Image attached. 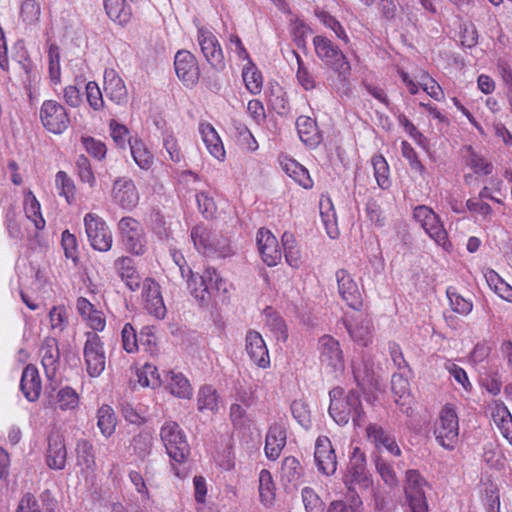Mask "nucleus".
<instances>
[{
  "label": "nucleus",
  "instance_id": "59",
  "mask_svg": "<svg viewBox=\"0 0 512 512\" xmlns=\"http://www.w3.org/2000/svg\"><path fill=\"white\" fill-rule=\"evenodd\" d=\"M122 346L127 353H135L138 350L140 337H137L134 327L126 323L121 331Z\"/></svg>",
  "mask_w": 512,
  "mask_h": 512
},
{
  "label": "nucleus",
  "instance_id": "25",
  "mask_svg": "<svg viewBox=\"0 0 512 512\" xmlns=\"http://www.w3.org/2000/svg\"><path fill=\"white\" fill-rule=\"evenodd\" d=\"M286 445V430L281 423L272 424L266 434L265 454L270 460H276Z\"/></svg>",
  "mask_w": 512,
  "mask_h": 512
},
{
  "label": "nucleus",
  "instance_id": "10",
  "mask_svg": "<svg viewBox=\"0 0 512 512\" xmlns=\"http://www.w3.org/2000/svg\"><path fill=\"white\" fill-rule=\"evenodd\" d=\"M121 241L127 251L142 255L146 251V236L142 225L132 217H123L118 223Z\"/></svg>",
  "mask_w": 512,
  "mask_h": 512
},
{
  "label": "nucleus",
  "instance_id": "56",
  "mask_svg": "<svg viewBox=\"0 0 512 512\" xmlns=\"http://www.w3.org/2000/svg\"><path fill=\"white\" fill-rule=\"evenodd\" d=\"M292 54L296 58L297 65H298V69H297V73H296L298 83L305 90L314 89L316 87V82H315L312 74L309 72L308 68L304 65V62L301 59L300 55L296 51H292Z\"/></svg>",
  "mask_w": 512,
  "mask_h": 512
},
{
  "label": "nucleus",
  "instance_id": "31",
  "mask_svg": "<svg viewBox=\"0 0 512 512\" xmlns=\"http://www.w3.org/2000/svg\"><path fill=\"white\" fill-rule=\"evenodd\" d=\"M79 402L78 393L73 388L65 386L56 392L51 403L55 410L74 412L79 407Z\"/></svg>",
  "mask_w": 512,
  "mask_h": 512
},
{
  "label": "nucleus",
  "instance_id": "62",
  "mask_svg": "<svg viewBox=\"0 0 512 512\" xmlns=\"http://www.w3.org/2000/svg\"><path fill=\"white\" fill-rule=\"evenodd\" d=\"M317 17L326 27L334 31V33L339 39L343 40L346 43L349 41V38L343 26L336 18H334L332 15L325 11L318 12Z\"/></svg>",
  "mask_w": 512,
  "mask_h": 512
},
{
  "label": "nucleus",
  "instance_id": "43",
  "mask_svg": "<svg viewBox=\"0 0 512 512\" xmlns=\"http://www.w3.org/2000/svg\"><path fill=\"white\" fill-rule=\"evenodd\" d=\"M97 426L104 437H110L116 428L117 418L109 405H102L97 412Z\"/></svg>",
  "mask_w": 512,
  "mask_h": 512
},
{
  "label": "nucleus",
  "instance_id": "46",
  "mask_svg": "<svg viewBox=\"0 0 512 512\" xmlns=\"http://www.w3.org/2000/svg\"><path fill=\"white\" fill-rule=\"evenodd\" d=\"M363 501L361 497L353 493L347 500H334L329 504L326 512H363Z\"/></svg>",
  "mask_w": 512,
  "mask_h": 512
},
{
  "label": "nucleus",
  "instance_id": "52",
  "mask_svg": "<svg viewBox=\"0 0 512 512\" xmlns=\"http://www.w3.org/2000/svg\"><path fill=\"white\" fill-rule=\"evenodd\" d=\"M259 493L261 501L270 505L274 500V483L272 475L268 470H261L259 474Z\"/></svg>",
  "mask_w": 512,
  "mask_h": 512
},
{
  "label": "nucleus",
  "instance_id": "16",
  "mask_svg": "<svg viewBox=\"0 0 512 512\" xmlns=\"http://www.w3.org/2000/svg\"><path fill=\"white\" fill-rule=\"evenodd\" d=\"M142 300L146 311L156 317L163 319L167 309L161 294L160 286L151 278H146L142 282Z\"/></svg>",
  "mask_w": 512,
  "mask_h": 512
},
{
  "label": "nucleus",
  "instance_id": "48",
  "mask_svg": "<svg viewBox=\"0 0 512 512\" xmlns=\"http://www.w3.org/2000/svg\"><path fill=\"white\" fill-rule=\"evenodd\" d=\"M374 169V177L381 189H388L391 186L389 177V166L386 159L382 155H375L371 159Z\"/></svg>",
  "mask_w": 512,
  "mask_h": 512
},
{
  "label": "nucleus",
  "instance_id": "3",
  "mask_svg": "<svg viewBox=\"0 0 512 512\" xmlns=\"http://www.w3.org/2000/svg\"><path fill=\"white\" fill-rule=\"evenodd\" d=\"M433 433L443 448L453 450L456 447L459 440V418L452 404H446L440 410Z\"/></svg>",
  "mask_w": 512,
  "mask_h": 512
},
{
  "label": "nucleus",
  "instance_id": "33",
  "mask_svg": "<svg viewBox=\"0 0 512 512\" xmlns=\"http://www.w3.org/2000/svg\"><path fill=\"white\" fill-rule=\"evenodd\" d=\"M76 466L80 468L81 473L89 475L96 466L93 446L87 440H80L76 446Z\"/></svg>",
  "mask_w": 512,
  "mask_h": 512
},
{
  "label": "nucleus",
  "instance_id": "8",
  "mask_svg": "<svg viewBox=\"0 0 512 512\" xmlns=\"http://www.w3.org/2000/svg\"><path fill=\"white\" fill-rule=\"evenodd\" d=\"M318 357L321 366L327 373H338L344 370V355L340 342L331 335H323L317 343Z\"/></svg>",
  "mask_w": 512,
  "mask_h": 512
},
{
  "label": "nucleus",
  "instance_id": "29",
  "mask_svg": "<svg viewBox=\"0 0 512 512\" xmlns=\"http://www.w3.org/2000/svg\"><path fill=\"white\" fill-rule=\"evenodd\" d=\"M41 380L38 370L32 365H28L22 373L20 388L24 396L29 401H35L39 398L41 392Z\"/></svg>",
  "mask_w": 512,
  "mask_h": 512
},
{
  "label": "nucleus",
  "instance_id": "58",
  "mask_svg": "<svg viewBox=\"0 0 512 512\" xmlns=\"http://www.w3.org/2000/svg\"><path fill=\"white\" fill-rule=\"evenodd\" d=\"M76 167L79 179L83 183H87L90 188H94L96 185V178L89 160L84 155L79 156L76 161Z\"/></svg>",
  "mask_w": 512,
  "mask_h": 512
},
{
  "label": "nucleus",
  "instance_id": "24",
  "mask_svg": "<svg viewBox=\"0 0 512 512\" xmlns=\"http://www.w3.org/2000/svg\"><path fill=\"white\" fill-rule=\"evenodd\" d=\"M246 351L250 359L259 367L267 368L270 365V357L267 346L261 334L249 331L246 335Z\"/></svg>",
  "mask_w": 512,
  "mask_h": 512
},
{
  "label": "nucleus",
  "instance_id": "36",
  "mask_svg": "<svg viewBox=\"0 0 512 512\" xmlns=\"http://www.w3.org/2000/svg\"><path fill=\"white\" fill-rule=\"evenodd\" d=\"M283 170L286 174L294 179L302 187L308 189L313 185V181L309 175L308 170L292 158H285L281 162Z\"/></svg>",
  "mask_w": 512,
  "mask_h": 512
},
{
  "label": "nucleus",
  "instance_id": "14",
  "mask_svg": "<svg viewBox=\"0 0 512 512\" xmlns=\"http://www.w3.org/2000/svg\"><path fill=\"white\" fill-rule=\"evenodd\" d=\"M197 41L206 61L214 68L222 70L225 67L222 47L214 33L203 26L197 29Z\"/></svg>",
  "mask_w": 512,
  "mask_h": 512
},
{
  "label": "nucleus",
  "instance_id": "2",
  "mask_svg": "<svg viewBox=\"0 0 512 512\" xmlns=\"http://www.w3.org/2000/svg\"><path fill=\"white\" fill-rule=\"evenodd\" d=\"M187 279L191 294L201 303H207L212 298L224 296L227 292L226 283L215 269L208 268L201 275H194L190 268Z\"/></svg>",
  "mask_w": 512,
  "mask_h": 512
},
{
  "label": "nucleus",
  "instance_id": "13",
  "mask_svg": "<svg viewBox=\"0 0 512 512\" xmlns=\"http://www.w3.org/2000/svg\"><path fill=\"white\" fill-rule=\"evenodd\" d=\"M426 486V480L417 470H408L406 472L405 494L409 512H428L424 490Z\"/></svg>",
  "mask_w": 512,
  "mask_h": 512
},
{
  "label": "nucleus",
  "instance_id": "12",
  "mask_svg": "<svg viewBox=\"0 0 512 512\" xmlns=\"http://www.w3.org/2000/svg\"><path fill=\"white\" fill-rule=\"evenodd\" d=\"M39 117L44 128L53 134H62L70 124L65 107L55 100L42 103Z\"/></svg>",
  "mask_w": 512,
  "mask_h": 512
},
{
  "label": "nucleus",
  "instance_id": "42",
  "mask_svg": "<svg viewBox=\"0 0 512 512\" xmlns=\"http://www.w3.org/2000/svg\"><path fill=\"white\" fill-rule=\"evenodd\" d=\"M131 155L135 163L144 170H148L153 165V156L147 149L142 140L134 138L129 140Z\"/></svg>",
  "mask_w": 512,
  "mask_h": 512
},
{
  "label": "nucleus",
  "instance_id": "27",
  "mask_svg": "<svg viewBox=\"0 0 512 512\" xmlns=\"http://www.w3.org/2000/svg\"><path fill=\"white\" fill-rule=\"evenodd\" d=\"M41 364L49 379H53L59 366V349L57 340L48 337L43 341L40 348Z\"/></svg>",
  "mask_w": 512,
  "mask_h": 512
},
{
  "label": "nucleus",
  "instance_id": "17",
  "mask_svg": "<svg viewBox=\"0 0 512 512\" xmlns=\"http://www.w3.org/2000/svg\"><path fill=\"white\" fill-rule=\"evenodd\" d=\"M398 73L411 95L417 94L419 87H421L423 91L434 100L441 101L444 99V92L441 86L427 73L422 72L419 76H416L417 81L412 79L408 73L403 70H399Z\"/></svg>",
  "mask_w": 512,
  "mask_h": 512
},
{
  "label": "nucleus",
  "instance_id": "60",
  "mask_svg": "<svg viewBox=\"0 0 512 512\" xmlns=\"http://www.w3.org/2000/svg\"><path fill=\"white\" fill-rule=\"evenodd\" d=\"M264 315L266 326L274 333L286 338V325L283 319L271 308H266Z\"/></svg>",
  "mask_w": 512,
  "mask_h": 512
},
{
  "label": "nucleus",
  "instance_id": "19",
  "mask_svg": "<svg viewBox=\"0 0 512 512\" xmlns=\"http://www.w3.org/2000/svg\"><path fill=\"white\" fill-rule=\"evenodd\" d=\"M345 325L350 338L359 346L367 347L372 342L373 325L368 317L363 314L353 315Z\"/></svg>",
  "mask_w": 512,
  "mask_h": 512
},
{
  "label": "nucleus",
  "instance_id": "9",
  "mask_svg": "<svg viewBox=\"0 0 512 512\" xmlns=\"http://www.w3.org/2000/svg\"><path fill=\"white\" fill-rule=\"evenodd\" d=\"M84 226L88 240L94 249L101 252L111 249L112 232L103 218L94 213H87L84 217Z\"/></svg>",
  "mask_w": 512,
  "mask_h": 512
},
{
  "label": "nucleus",
  "instance_id": "61",
  "mask_svg": "<svg viewBox=\"0 0 512 512\" xmlns=\"http://www.w3.org/2000/svg\"><path fill=\"white\" fill-rule=\"evenodd\" d=\"M375 467L387 485L392 486L397 483V476L393 467L381 455L375 457Z\"/></svg>",
  "mask_w": 512,
  "mask_h": 512
},
{
  "label": "nucleus",
  "instance_id": "22",
  "mask_svg": "<svg viewBox=\"0 0 512 512\" xmlns=\"http://www.w3.org/2000/svg\"><path fill=\"white\" fill-rule=\"evenodd\" d=\"M335 277L338 292L347 305L352 308L360 306L361 292L351 274L345 269H340L336 271Z\"/></svg>",
  "mask_w": 512,
  "mask_h": 512
},
{
  "label": "nucleus",
  "instance_id": "37",
  "mask_svg": "<svg viewBox=\"0 0 512 512\" xmlns=\"http://www.w3.org/2000/svg\"><path fill=\"white\" fill-rule=\"evenodd\" d=\"M392 391L396 396L395 402L401 406L410 405V384L408 378L403 373H395L391 380ZM410 406L405 410L408 413Z\"/></svg>",
  "mask_w": 512,
  "mask_h": 512
},
{
  "label": "nucleus",
  "instance_id": "5",
  "mask_svg": "<svg viewBox=\"0 0 512 512\" xmlns=\"http://www.w3.org/2000/svg\"><path fill=\"white\" fill-rule=\"evenodd\" d=\"M160 438L166 448L169 457L177 462L183 463L189 453V445L179 425L171 420L165 421L160 429Z\"/></svg>",
  "mask_w": 512,
  "mask_h": 512
},
{
  "label": "nucleus",
  "instance_id": "44",
  "mask_svg": "<svg viewBox=\"0 0 512 512\" xmlns=\"http://www.w3.org/2000/svg\"><path fill=\"white\" fill-rule=\"evenodd\" d=\"M213 233L205 226L198 225L191 230V238L195 248L204 255H211Z\"/></svg>",
  "mask_w": 512,
  "mask_h": 512
},
{
  "label": "nucleus",
  "instance_id": "35",
  "mask_svg": "<svg viewBox=\"0 0 512 512\" xmlns=\"http://www.w3.org/2000/svg\"><path fill=\"white\" fill-rule=\"evenodd\" d=\"M242 79L246 89L253 95L261 93L263 88V76L252 60H248L242 68Z\"/></svg>",
  "mask_w": 512,
  "mask_h": 512
},
{
  "label": "nucleus",
  "instance_id": "57",
  "mask_svg": "<svg viewBox=\"0 0 512 512\" xmlns=\"http://www.w3.org/2000/svg\"><path fill=\"white\" fill-rule=\"evenodd\" d=\"M306 512H323L324 503L310 487H304L301 492Z\"/></svg>",
  "mask_w": 512,
  "mask_h": 512
},
{
  "label": "nucleus",
  "instance_id": "49",
  "mask_svg": "<svg viewBox=\"0 0 512 512\" xmlns=\"http://www.w3.org/2000/svg\"><path fill=\"white\" fill-rule=\"evenodd\" d=\"M286 262L292 268H299L302 264L301 254L296 246L294 236L285 232L282 236Z\"/></svg>",
  "mask_w": 512,
  "mask_h": 512
},
{
  "label": "nucleus",
  "instance_id": "40",
  "mask_svg": "<svg viewBox=\"0 0 512 512\" xmlns=\"http://www.w3.org/2000/svg\"><path fill=\"white\" fill-rule=\"evenodd\" d=\"M466 165L479 175H489L493 171V164L484 156L478 154L471 147L464 149Z\"/></svg>",
  "mask_w": 512,
  "mask_h": 512
},
{
  "label": "nucleus",
  "instance_id": "15",
  "mask_svg": "<svg viewBox=\"0 0 512 512\" xmlns=\"http://www.w3.org/2000/svg\"><path fill=\"white\" fill-rule=\"evenodd\" d=\"M314 460L320 473L331 476L337 469V458L330 439L319 436L315 442Z\"/></svg>",
  "mask_w": 512,
  "mask_h": 512
},
{
  "label": "nucleus",
  "instance_id": "11",
  "mask_svg": "<svg viewBox=\"0 0 512 512\" xmlns=\"http://www.w3.org/2000/svg\"><path fill=\"white\" fill-rule=\"evenodd\" d=\"M87 339L83 349L86 371L90 377L100 376L106 366L104 344L99 335L93 332L86 334Z\"/></svg>",
  "mask_w": 512,
  "mask_h": 512
},
{
  "label": "nucleus",
  "instance_id": "26",
  "mask_svg": "<svg viewBox=\"0 0 512 512\" xmlns=\"http://www.w3.org/2000/svg\"><path fill=\"white\" fill-rule=\"evenodd\" d=\"M67 450L63 436L53 433L48 438L47 465L51 469L62 470L65 467Z\"/></svg>",
  "mask_w": 512,
  "mask_h": 512
},
{
  "label": "nucleus",
  "instance_id": "50",
  "mask_svg": "<svg viewBox=\"0 0 512 512\" xmlns=\"http://www.w3.org/2000/svg\"><path fill=\"white\" fill-rule=\"evenodd\" d=\"M302 467L295 457H286L281 466L280 476L282 481L293 483L300 479Z\"/></svg>",
  "mask_w": 512,
  "mask_h": 512
},
{
  "label": "nucleus",
  "instance_id": "53",
  "mask_svg": "<svg viewBox=\"0 0 512 512\" xmlns=\"http://www.w3.org/2000/svg\"><path fill=\"white\" fill-rule=\"evenodd\" d=\"M40 14V5L36 0H21L20 17L26 24H36Z\"/></svg>",
  "mask_w": 512,
  "mask_h": 512
},
{
  "label": "nucleus",
  "instance_id": "6",
  "mask_svg": "<svg viewBox=\"0 0 512 512\" xmlns=\"http://www.w3.org/2000/svg\"><path fill=\"white\" fill-rule=\"evenodd\" d=\"M344 483L353 494L356 490H369L373 488V480L366 469L365 455L356 448L350 458Z\"/></svg>",
  "mask_w": 512,
  "mask_h": 512
},
{
  "label": "nucleus",
  "instance_id": "28",
  "mask_svg": "<svg viewBox=\"0 0 512 512\" xmlns=\"http://www.w3.org/2000/svg\"><path fill=\"white\" fill-rule=\"evenodd\" d=\"M199 132L208 152L217 160L223 161L226 152L215 128L210 123H200Z\"/></svg>",
  "mask_w": 512,
  "mask_h": 512
},
{
  "label": "nucleus",
  "instance_id": "64",
  "mask_svg": "<svg viewBox=\"0 0 512 512\" xmlns=\"http://www.w3.org/2000/svg\"><path fill=\"white\" fill-rule=\"evenodd\" d=\"M86 98L92 109L98 111L104 107L103 95L96 82L90 81L87 83Z\"/></svg>",
  "mask_w": 512,
  "mask_h": 512
},
{
  "label": "nucleus",
  "instance_id": "41",
  "mask_svg": "<svg viewBox=\"0 0 512 512\" xmlns=\"http://www.w3.org/2000/svg\"><path fill=\"white\" fill-rule=\"evenodd\" d=\"M493 422L504 438L512 445V416L508 409L502 405H496L492 411Z\"/></svg>",
  "mask_w": 512,
  "mask_h": 512
},
{
  "label": "nucleus",
  "instance_id": "45",
  "mask_svg": "<svg viewBox=\"0 0 512 512\" xmlns=\"http://www.w3.org/2000/svg\"><path fill=\"white\" fill-rule=\"evenodd\" d=\"M137 378L141 386L152 389L160 387L163 383L157 367L151 363H146L137 370Z\"/></svg>",
  "mask_w": 512,
  "mask_h": 512
},
{
  "label": "nucleus",
  "instance_id": "7",
  "mask_svg": "<svg viewBox=\"0 0 512 512\" xmlns=\"http://www.w3.org/2000/svg\"><path fill=\"white\" fill-rule=\"evenodd\" d=\"M413 215L415 220L437 245L443 247L445 250H449L451 244L448 240L447 231L440 217L431 208L425 205L417 206L414 209Z\"/></svg>",
  "mask_w": 512,
  "mask_h": 512
},
{
  "label": "nucleus",
  "instance_id": "39",
  "mask_svg": "<svg viewBox=\"0 0 512 512\" xmlns=\"http://www.w3.org/2000/svg\"><path fill=\"white\" fill-rule=\"evenodd\" d=\"M104 6L108 17L120 24L124 25L131 19V9L125 0H104Z\"/></svg>",
  "mask_w": 512,
  "mask_h": 512
},
{
  "label": "nucleus",
  "instance_id": "23",
  "mask_svg": "<svg viewBox=\"0 0 512 512\" xmlns=\"http://www.w3.org/2000/svg\"><path fill=\"white\" fill-rule=\"evenodd\" d=\"M104 92L106 97L117 105H125L128 102L126 85L112 68L104 71Z\"/></svg>",
  "mask_w": 512,
  "mask_h": 512
},
{
  "label": "nucleus",
  "instance_id": "63",
  "mask_svg": "<svg viewBox=\"0 0 512 512\" xmlns=\"http://www.w3.org/2000/svg\"><path fill=\"white\" fill-rule=\"evenodd\" d=\"M483 461L492 468L502 469L506 464V460L501 451L492 445L486 447L483 452Z\"/></svg>",
  "mask_w": 512,
  "mask_h": 512
},
{
  "label": "nucleus",
  "instance_id": "1",
  "mask_svg": "<svg viewBox=\"0 0 512 512\" xmlns=\"http://www.w3.org/2000/svg\"><path fill=\"white\" fill-rule=\"evenodd\" d=\"M329 395V414L337 424L346 425L350 419L355 426L364 423L365 413L358 392L349 391L344 395L343 390L337 387Z\"/></svg>",
  "mask_w": 512,
  "mask_h": 512
},
{
  "label": "nucleus",
  "instance_id": "4",
  "mask_svg": "<svg viewBox=\"0 0 512 512\" xmlns=\"http://www.w3.org/2000/svg\"><path fill=\"white\" fill-rule=\"evenodd\" d=\"M315 53L326 65L331 67L340 78L346 79L351 66L343 52L324 36H315L313 39Z\"/></svg>",
  "mask_w": 512,
  "mask_h": 512
},
{
  "label": "nucleus",
  "instance_id": "30",
  "mask_svg": "<svg viewBox=\"0 0 512 512\" xmlns=\"http://www.w3.org/2000/svg\"><path fill=\"white\" fill-rule=\"evenodd\" d=\"M296 128L300 140L309 147H316L321 142V134L316 122L308 116H299Z\"/></svg>",
  "mask_w": 512,
  "mask_h": 512
},
{
  "label": "nucleus",
  "instance_id": "38",
  "mask_svg": "<svg viewBox=\"0 0 512 512\" xmlns=\"http://www.w3.org/2000/svg\"><path fill=\"white\" fill-rule=\"evenodd\" d=\"M166 387L178 398H190L192 389L187 378L181 373L169 372L166 375Z\"/></svg>",
  "mask_w": 512,
  "mask_h": 512
},
{
  "label": "nucleus",
  "instance_id": "21",
  "mask_svg": "<svg viewBox=\"0 0 512 512\" xmlns=\"http://www.w3.org/2000/svg\"><path fill=\"white\" fill-rule=\"evenodd\" d=\"M113 202L123 209L136 207L139 201V194L134 182L130 179H118L112 187Z\"/></svg>",
  "mask_w": 512,
  "mask_h": 512
},
{
  "label": "nucleus",
  "instance_id": "47",
  "mask_svg": "<svg viewBox=\"0 0 512 512\" xmlns=\"http://www.w3.org/2000/svg\"><path fill=\"white\" fill-rule=\"evenodd\" d=\"M55 185L59 195L64 197L69 204L74 201L76 186L73 179L65 171L56 173Z\"/></svg>",
  "mask_w": 512,
  "mask_h": 512
},
{
  "label": "nucleus",
  "instance_id": "51",
  "mask_svg": "<svg viewBox=\"0 0 512 512\" xmlns=\"http://www.w3.org/2000/svg\"><path fill=\"white\" fill-rule=\"evenodd\" d=\"M451 309L461 315H468L473 309V303L457 293L456 289L449 287L446 291Z\"/></svg>",
  "mask_w": 512,
  "mask_h": 512
},
{
  "label": "nucleus",
  "instance_id": "18",
  "mask_svg": "<svg viewBox=\"0 0 512 512\" xmlns=\"http://www.w3.org/2000/svg\"><path fill=\"white\" fill-rule=\"evenodd\" d=\"M174 67L178 78L186 86H194L197 83L199 67L192 53L187 50L178 51L175 55Z\"/></svg>",
  "mask_w": 512,
  "mask_h": 512
},
{
  "label": "nucleus",
  "instance_id": "34",
  "mask_svg": "<svg viewBox=\"0 0 512 512\" xmlns=\"http://www.w3.org/2000/svg\"><path fill=\"white\" fill-rule=\"evenodd\" d=\"M115 266L126 286L135 291L142 287L141 278L138 272L133 267L132 259L129 257H122L116 260Z\"/></svg>",
  "mask_w": 512,
  "mask_h": 512
},
{
  "label": "nucleus",
  "instance_id": "55",
  "mask_svg": "<svg viewBox=\"0 0 512 512\" xmlns=\"http://www.w3.org/2000/svg\"><path fill=\"white\" fill-rule=\"evenodd\" d=\"M368 440L373 443L378 450L384 448L386 444L393 438L381 426L377 424H369L366 428Z\"/></svg>",
  "mask_w": 512,
  "mask_h": 512
},
{
  "label": "nucleus",
  "instance_id": "20",
  "mask_svg": "<svg viewBox=\"0 0 512 512\" xmlns=\"http://www.w3.org/2000/svg\"><path fill=\"white\" fill-rule=\"evenodd\" d=\"M260 256L268 266H275L281 260L282 252L276 237L267 229L261 228L256 236Z\"/></svg>",
  "mask_w": 512,
  "mask_h": 512
},
{
  "label": "nucleus",
  "instance_id": "54",
  "mask_svg": "<svg viewBox=\"0 0 512 512\" xmlns=\"http://www.w3.org/2000/svg\"><path fill=\"white\" fill-rule=\"evenodd\" d=\"M218 407V398L215 389L204 386L198 393V409L214 411Z\"/></svg>",
  "mask_w": 512,
  "mask_h": 512
},
{
  "label": "nucleus",
  "instance_id": "32",
  "mask_svg": "<svg viewBox=\"0 0 512 512\" xmlns=\"http://www.w3.org/2000/svg\"><path fill=\"white\" fill-rule=\"evenodd\" d=\"M319 210L328 236L332 239L337 238L339 236V229L332 200L329 197L322 196L319 202Z\"/></svg>",
  "mask_w": 512,
  "mask_h": 512
}]
</instances>
